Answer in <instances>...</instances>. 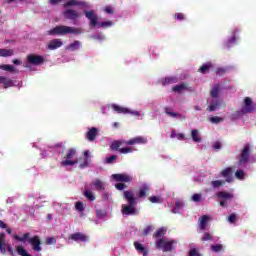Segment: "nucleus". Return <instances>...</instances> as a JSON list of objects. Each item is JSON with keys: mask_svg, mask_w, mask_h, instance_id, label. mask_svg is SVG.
<instances>
[{"mask_svg": "<svg viewBox=\"0 0 256 256\" xmlns=\"http://www.w3.org/2000/svg\"><path fill=\"white\" fill-rule=\"evenodd\" d=\"M146 143H147V138L138 136V137L132 138L128 141L114 140L110 144V149H111V151H118V153L127 155V153H133L134 151H136V149H133L131 147L121 148V146H123V145H145Z\"/></svg>", "mask_w": 256, "mask_h": 256, "instance_id": "obj_1", "label": "nucleus"}, {"mask_svg": "<svg viewBox=\"0 0 256 256\" xmlns=\"http://www.w3.org/2000/svg\"><path fill=\"white\" fill-rule=\"evenodd\" d=\"M167 234V227H161L155 231L153 238L157 239L155 242L156 249H161L163 253H169L173 251V246L177 245V240H166L165 235Z\"/></svg>", "mask_w": 256, "mask_h": 256, "instance_id": "obj_2", "label": "nucleus"}, {"mask_svg": "<svg viewBox=\"0 0 256 256\" xmlns=\"http://www.w3.org/2000/svg\"><path fill=\"white\" fill-rule=\"evenodd\" d=\"M123 198L127 201L128 204L122 205V215H135L137 213V198L135 193L132 190H125L123 192Z\"/></svg>", "mask_w": 256, "mask_h": 256, "instance_id": "obj_3", "label": "nucleus"}, {"mask_svg": "<svg viewBox=\"0 0 256 256\" xmlns=\"http://www.w3.org/2000/svg\"><path fill=\"white\" fill-rule=\"evenodd\" d=\"M219 93H221V85L216 84L210 90V97H212V101L210 102V105L206 109L208 113H213V111H217V109L221 107L223 101L219 99Z\"/></svg>", "mask_w": 256, "mask_h": 256, "instance_id": "obj_4", "label": "nucleus"}, {"mask_svg": "<svg viewBox=\"0 0 256 256\" xmlns=\"http://www.w3.org/2000/svg\"><path fill=\"white\" fill-rule=\"evenodd\" d=\"M13 237L16 241H19L20 243H25V241H27L32 246L33 251H37L38 253L42 251L41 238H39V236L37 235L31 238V233L27 232L23 234L22 237L19 235H14Z\"/></svg>", "mask_w": 256, "mask_h": 256, "instance_id": "obj_5", "label": "nucleus"}, {"mask_svg": "<svg viewBox=\"0 0 256 256\" xmlns=\"http://www.w3.org/2000/svg\"><path fill=\"white\" fill-rule=\"evenodd\" d=\"M81 28L58 25L47 32V35H81Z\"/></svg>", "mask_w": 256, "mask_h": 256, "instance_id": "obj_6", "label": "nucleus"}, {"mask_svg": "<svg viewBox=\"0 0 256 256\" xmlns=\"http://www.w3.org/2000/svg\"><path fill=\"white\" fill-rule=\"evenodd\" d=\"M77 155V149L75 148H70L66 155H65V159L61 162L62 167H69V166H73V165H77V163H79V160H71L73 159V157H75Z\"/></svg>", "mask_w": 256, "mask_h": 256, "instance_id": "obj_7", "label": "nucleus"}, {"mask_svg": "<svg viewBox=\"0 0 256 256\" xmlns=\"http://www.w3.org/2000/svg\"><path fill=\"white\" fill-rule=\"evenodd\" d=\"M255 111V102L251 97H245L244 98V105L242 106L241 110L238 113V115H247L249 113H253Z\"/></svg>", "mask_w": 256, "mask_h": 256, "instance_id": "obj_8", "label": "nucleus"}, {"mask_svg": "<svg viewBox=\"0 0 256 256\" xmlns=\"http://www.w3.org/2000/svg\"><path fill=\"white\" fill-rule=\"evenodd\" d=\"M250 149H251V146L249 144H246L241 153H240V156H239V159H238V165L241 167L245 164H247V162L249 161V153H250Z\"/></svg>", "mask_w": 256, "mask_h": 256, "instance_id": "obj_9", "label": "nucleus"}, {"mask_svg": "<svg viewBox=\"0 0 256 256\" xmlns=\"http://www.w3.org/2000/svg\"><path fill=\"white\" fill-rule=\"evenodd\" d=\"M84 15L88 21H90V27H97L99 25V16L95 11H84Z\"/></svg>", "mask_w": 256, "mask_h": 256, "instance_id": "obj_10", "label": "nucleus"}, {"mask_svg": "<svg viewBox=\"0 0 256 256\" xmlns=\"http://www.w3.org/2000/svg\"><path fill=\"white\" fill-rule=\"evenodd\" d=\"M112 179L118 183H131L133 181V177L127 173L113 174Z\"/></svg>", "mask_w": 256, "mask_h": 256, "instance_id": "obj_11", "label": "nucleus"}, {"mask_svg": "<svg viewBox=\"0 0 256 256\" xmlns=\"http://www.w3.org/2000/svg\"><path fill=\"white\" fill-rule=\"evenodd\" d=\"M112 109L113 111H115L116 113H120V114H123V115H139V112L136 111V112H133L131 111L129 108H125L123 106H119L117 104H112Z\"/></svg>", "mask_w": 256, "mask_h": 256, "instance_id": "obj_12", "label": "nucleus"}, {"mask_svg": "<svg viewBox=\"0 0 256 256\" xmlns=\"http://www.w3.org/2000/svg\"><path fill=\"white\" fill-rule=\"evenodd\" d=\"M43 61H45V57L37 54H30L27 56V62L30 65H42Z\"/></svg>", "mask_w": 256, "mask_h": 256, "instance_id": "obj_13", "label": "nucleus"}, {"mask_svg": "<svg viewBox=\"0 0 256 256\" xmlns=\"http://www.w3.org/2000/svg\"><path fill=\"white\" fill-rule=\"evenodd\" d=\"M64 17L66 19H69L70 21H76L77 19H79V17H81V14H79L77 10L68 9L64 11Z\"/></svg>", "mask_w": 256, "mask_h": 256, "instance_id": "obj_14", "label": "nucleus"}, {"mask_svg": "<svg viewBox=\"0 0 256 256\" xmlns=\"http://www.w3.org/2000/svg\"><path fill=\"white\" fill-rule=\"evenodd\" d=\"M0 253L3 255L7 253V235L5 232L0 233Z\"/></svg>", "mask_w": 256, "mask_h": 256, "instance_id": "obj_15", "label": "nucleus"}, {"mask_svg": "<svg viewBox=\"0 0 256 256\" xmlns=\"http://www.w3.org/2000/svg\"><path fill=\"white\" fill-rule=\"evenodd\" d=\"M69 239H72V241H81L82 243L89 241V237L81 232H76L70 235Z\"/></svg>", "mask_w": 256, "mask_h": 256, "instance_id": "obj_16", "label": "nucleus"}, {"mask_svg": "<svg viewBox=\"0 0 256 256\" xmlns=\"http://www.w3.org/2000/svg\"><path fill=\"white\" fill-rule=\"evenodd\" d=\"M59 47H63V41H61V39H53L47 45L49 51H55V49H59Z\"/></svg>", "mask_w": 256, "mask_h": 256, "instance_id": "obj_17", "label": "nucleus"}, {"mask_svg": "<svg viewBox=\"0 0 256 256\" xmlns=\"http://www.w3.org/2000/svg\"><path fill=\"white\" fill-rule=\"evenodd\" d=\"M149 186L147 184H143L139 189L137 193L138 199H145L149 195Z\"/></svg>", "mask_w": 256, "mask_h": 256, "instance_id": "obj_18", "label": "nucleus"}, {"mask_svg": "<svg viewBox=\"0 0 256 256\" xmlns=\"http://www.w3.org/2000/svg\"><path fill=\"white\" fill-rule=\"evenodd\" d=\"M98 133H99V130L96 127H92L86 133V139L90 142H93L95 141Z\"/></svg>", "mask_w": 256, "mask_h": 256, "instance_id": "obj_19", "label": "nucleus"}, {"mask_svg": "<svg viewBox=\"0 0 256 256\" xmlns=\"http://www.w3.org/2000/svg\"><path fill=\"white\" fill-rule=\"evenodd\" d=\"M91 185L94 187L95 191L103 192L105 191V182L101 179L94 180Z\"/></svg>", "mask_w": 256, "mask_h": 256, "instance_id": "obj_20", "label": "nucleus"}, {"mask_svg": "<svg viewBox=\"0 0 256 256\" xmlns=\"http://www.w3.org/2000/svg\"><path fill=\"white\" fill-rule=\"evenodd\" d=\"M233 171L231 170L230 167H227L226 169L221 171V176L225 177L226 179V183H231V181H233Z\"/></svg>", "mask_w": 256, "mask_h": 256, "instance_id": "obj_21", "label": "nucleus"}, {"mask_svg": "<svg viewBox=\"0 0 256 256\" xmlns=\"http://www.w3.org/2000/svg\"><path fill=\"white\" fill-rule=\"evenodd\" d=\"M0 83H2L4 89H9V87H14L15 85V82H13V80L5 76H0Z\"/></svg>", "mask_w": 256, "mask_h": 256, "instance_id": "obj_22", "label": "nucleus"}, {"mask_svg": "<svg viewBox=\"0 0 256 256\" xmlns=\"http://www.w3.org/2000/svg\"><path fill=\"white\" fill-rule=\"evenodd\" d=\"M134 247L136 251H138L139 253H142L143 256L149 255V250H147L145 246H143V244L139 242H134Z\"/></svg>", "mask_w": 256, "mask_h": 256, "instance_id": "obj_23", "label": "nucleus"}, {"mask_svg": "<svg viewBox=\"0 0 256 256\" xmlns=\"http://www.w3.org/2000/svg\"><path fill=\"white\" fill-rule=\"evenodd\" d=\"M189 89V84L187 83H180L172 88L174 93H181V91H187Z\"/></svg>", "mask_w": 256, "mask_h": 256, "instance_id": "obj_24", "label": "nucleus"}, {"mask_svg": "<svg viewBox=\"0 0 256 256\" xmlns=\"http://www.w3.org/2000/svg\"><path fill=\"white\" fill-rule=\"evenodd\" d=\"M0 69H2V71H9L10 73H19V71L15 69V66L9 64L0 65Z\"/></svg>", "mask_w": 256, "mask_h": 256, "instance_id": "obj_25", "label": "nucleus"}, {"mask_svg": "<svg viewBox=\"0 0 256 256\" xmlns=\"http://www.w3.org/2000/svg\"><path fill=\"white\" fill-rule=\"evenodd\" d=\"M74 6H85V2H80L77 0H69L67 3L64 4V7H74Z\"/></svg>", "mask_w": 256, "mask_h": 256, "instance_id": "obj_26", "label": "nucleus"}, {"mask_svg": "<svg viewBox=\"0 0 256 256\" xmlns=\"http://www.w3.org/2000/svg\"><path fill=\"white\" fill-rule=\"evenodd\" d=\"M15 51L13 49H0V57H13Z\"/></svg>", "mask_w": 256, "mask_h": 256, "instance_id": "obj_27", "label": "nucleus"}, {"mask_svg": "<svg viewBox=\"0 0 256 256\" xmlns=\"http://www.w3.org/2000/svg\"><path fill=\"white\" fill-rule=\"evenodd\" d=\"M84 162L79 165L80 169H85V167H89V150L84 151Z\"/></svg>", "mask_w": 256, "mask_h": 256, "instance_id": "obj_28", "label": "nucleus"}, {"mask_svg": "<svg viewBox=\"0 0 256 256\" xmlns=\"http://www.w3.org/2000/svg\"><path fill=\"white\" fill-rule=\"evenodd\" d=\"M211 67H213V64H211V62H208L206 64H203L200 68H199V72L202 73L203 75H205V73L209 72V69H211Z\"/></svg>", "mask_w": 256, "mask_h": 256, "instance_id": "obj_29", "label": "nucleus"}, {"mask_svg": "<svg viewBox=\"0 0 256 256\" xmlns=\"http://www.w3.org/2000/svg\"><path fill=\"white\" fill-rule=\"evenodd\" d=\"M208 221H209V216L203 215L201 220H200V229H201V231L205 230V228L207 227Z\"/></svg>", "mask_w": 256, "mask_h": 256, "instance_id": "obj_30", "label": "nucleus"}, {"mask_svg": "<svg viewBox=\"0 0 256 256\" xmlns=\"http://www.w3.org/2000/svg\"><path fill=\"white\" fill-rule=\"evenodd\" d=\"M81 47V42L79 40L74 41L69 46H67V49L70 51H77Z\"/></svg>", "mask_w": 256, "mask_h": 256, "instance_id": "obj_31", "label": "nucleus"}, {"mask_svg": "<svg viewBox=\"0 0 256 256\" xmlns=\"http://www.w3.org/2000/svg\"><path fill=\"white\" fill-rule=\"evenodd\" d=\"M165 113H166V115H168L169 117L181 119V114H179V113H177V112H171V108H170V107H166V108H165Z\"/></svg>", "mask_w": 256, "mask_h": 256, "instance_id": "obj_32", "label": "nucleus"}, {"mask_svg": "<svg viewBox=\"0 0 256 256\" xmlns=\"http://www.w3.org/2000/svg\"><path fill=\"white\" fill-rule=\"evenodd\" d=\"M191 137L195 143H201V136H199V130H192Z\"/></svg>", "mask_w": 256, "mask_h": 256, "instance_id": "obj_33", "label": "nucleus"}, {"mask_svg": "<svg viewBox=\"0 0 256 256\" xmlns=\"http://www.w3.org/2000/svg\"><path fill=\"white\" fill-rule=\"evenodd\" d=\"M217 198L218 199H232L233 195L229 194L226 191H220L217 193Z\"/></svg>", "mask_w": 256, "mask_h": 256, "instance_id": "obj_34", "label": "nucleus"}, {"mask_svg": "<svg viewBox=\"0 0 256 256\" xmlns=\"http://www.w3.org/2000/svg\"><path fill=\"white\" fill-rule=\"evenodd\" d=\"M161 83H162L163 86L171 85V83H177V78L167 77V78L162 79Z\"/></svg>", "mask_w": 256, "mask_h": 256, "instance_id": "obj_35", "label": "nucleus"}, {"mask_svg": "<svg viewBox=\"0 0 256 256\" xmlns=\"http://www.w3.org/2000/svg\"><path fill=\"white\" fill-rule=\"evenodd\" d=\"M170 137L171 139H175L176 137L179 141H183L185 139V134L177 133L175 130H172Z\"/></svg>", "mask_w": 256, "mask_h": 256, "instance_id": "obj_36", "label": "nucleus"}, {"mask_svg": "<svg viewBox=\"0 0 256 256\" xmlns=\"http://www.w3.org/2000/svg\"><path fill=\"white\" fill-rule=\"evenodd\" d=\"M236 35H237V30L234 31L233 36H232V37L227 41V43H226V47H228V49H229L233 44H235V41H237Z\"/></svg>", "mask_w": 256, "mask_h": 256, "instance_id": "obj_37", "label": "nucleus"}, {"mask_svg": "<svg viewBox=\"0 0 256 256\" xmlns=\"http://www.w3.org/2000/svg\"><path fill=\"white\" fill-rule=\"evenodd\" d=\"M153 231H155V227L153 225L146 226L143 230L144 237H147V235H149V233H153Z\"/></svg>", "mask_w": 256, "mask_h": 256, "instance_id": "obj_38", "label": "nucleus"}, {"mask_svg": "<svg viewBox=\"0 0 256 256\" xmlns=\"http://www.w3.org/2000/svg\"><path fill=\"white\" fill-rule=\"evenodd\" d=\"M83 195L86 197V199H88L89 201H95V195L93 194V192L89 191V190H85L83 192Z\"/></svg>", "mask_w": 256, "mask_h": 256, "instance_id": "obj_39", "label": "nucleus"}, {"mask_svg": "<svg viewBox=\"0 0 256 256\" xmlns=\"http://www.w3.org/2000/svg\"><path fill=\"white\" fill-rule=\"evenodd\" d=\"M211 185L214 189H219V187H221V185H225V181L223 180H215L211 182Z\"/></svg>", "mask_w": 256, "mask_h": 256, "instance_id": "obj_40", "label": "nucleus"}, {"mask_svg": "<svg viewBox=\"0 0 256 256\" xmlns=\"http://www.w3.org/2000/svg\"><path fill=\"white\" fill-rule=\"evenodd\" d=\"M75 209L78 210L80 213H83V211H85V206L83 205V202H76Z\"/></svg>", "mask_w": 256, "mask_h": 256, "instance_id": "obj_41", "label": "nucleus"}, {"mask_svg": "<svg viewBox=\"0 0 256 256\" xmlns=\"http://www.w3.org/2000/svg\"><path fill=\"white\" fill-rule=\"evenodd\" d=\"M235 177H236V179H240V180L245 179V171H243V170H237V171L235 172Z\"/></svg>", "mask_w": 256, "mask_h": 256, "instance_id": "obj_42", "label": "nucleus"}, {"mask_svg": "<svg viewBox=\"0 0 256 256\" xmlns=\"http://www.w3.org/2000/svg\"><path fill=\"white\" fill-rule=\"evenodd\" d=\"M201 240L202 241H213V236L210 233L205 232L204 235L202 236Z\"/></svg>", "mask_w": 256, "mask_h": 256, "instance_id": "obj_43", "label": "nucleus"}, {"mask_svg": "<svg viewBox=\"0 0 256 256\" xmlns=\"http://www.w3.org/2000/svg\"><path fill=\"white\" fill-rule=\"evenodd\" d=\"M111 25H113V22H111V21H104V22L98 23L97 27H102V28L105 29L107 27H111Z\"/></svg>", "mask_w": 256, "mask_h": 256, "instance_id": "obj_44", "label": "nucleus"}, {"mask_svg": "<svg viewBox=\"0 0 256 256\" xmlns=\"http://www.w3.org/2000/svg\"><path fill=\"white\" fill-rule=\"evenodd\" d=\"M221 121H223V118L219 116H213L210 118V123H215L216 125L221 123Z\"/></svg>", "mask_w": 256, "mask_h": 256, "instance_id": "obj_45", "label": "nucleus"}, {"mask_svg": "<svg viewBox=\"0 0 256 256\" xmlns=\"http://www.w3.org/2000/svg\"><path fill=\"white\" fill-rule=\"evenodd\" d=\"M115 189L123 191L124 189H127V185L125 183H117L115 184Z\"/></svg>", "mask_w": 256, "mask_h": 256, "instance_id": "obj_46", "label": "nucleus"}, {"mask_svg": "<svg viewBox=\"0 0 256 256\" xmlns=\"http://www.w3.org/2000/svg\"><path fill=\"white\" fill-rule=\"evenodd\" d=\"M212 251H215L216 253H219L221 249H223V246L221 244H216L211 246Z\"/></svg>", "mask_w": 256, "mask_h": 256, "instance_id": "obj_47", "label": "nucleus"}, {"mask_svg": "<svg viewBox=\"0 0 256 256\" xmlns=\"http://www.w3.org/2000/svg\"><path fill=\"white\" fill-rule=\"evenodd\" d=\"M174 18L177 19V21H185V14H183V13H176L174 15Z\"/></svg>", "mask_w": 256, "mask_h": 256, "instance_id": "obj_48", "label": "nucleus"}, {"mask_svg": "<svg viewBox=\"0 0 256 256\" xmlns=\"http://www.w3.org/2000/svg\"><path fill=\"white\" fill-rule=\"evenodd\" d=\"M113 161H117V155H111L110 157L106 158V163L108 165H111V163H113Z\"/></svg>", "mask_w": 256, "mask_h": 256, "instance_id": "obj_49", "label": "nucleus"}, {"mask_svg": "<svg viewBox=\"0 0 256 256\" xmlns=\"http://www.w3.org/2000/svg\"><path fill=\"white\" fill-rule=\"evenodd\" d=\"M57 243V240L54 237L46 238V245H55Z\"/></svg>", "mask_w": 256, "mask_h": 256, "instance_id": "obj_50", "label": "nucleus"}, {"mask_svg": "<svg viewBox=\"0 0 256 256\" xmlns=\"http://www.w3.org/2000/svg\"><path fill=\"white\" fill-rule=\"evenodd\" d=\"M236 219H237V215L236 214H230L229 217H228L229 223H235Z\"/></svg>", "mask_w": 256, "mask_h": 256, "instance_id": "obj_51", "label": "nucleus"}, {"mask_svg": "<svg viewBox=\"0 0 256 256\" xmlns=\"http://www.w3.org/2000/svg\"><path fill=\"white\" fill-rule=\"evenodd\" d=\"M193 201H195L196 203H199V201H201V194H194L192 196Z\"/></svg>", "mask_w": 256, "mask_h": 256, "instance_id": "obj_52", "label": "nucleus"}, {"mask_svg": "<svg viewBox=\"0 0 256 256\" xmlns=\"http://www.w3.org/2000/svg\"><path fill=\"white\" fill-rule=\"evenodd\" d=\"M189 256H201V255L197 253L196 248H193V249L190 250Z\"/></svg>", "mask_w": 256, "mask_h": 256, "instance_id": "obj_53", "label": "nucleus"}, {"mask_svg": "<svg viewBox=\"0 0 256 256\" xmlns=\"http://www.w3.org/2000/svg\"><path fill=\"white\" fill-rule=\"evenodd\" d=\"M149 201H150L151 203H159V197H157V196H151V197L149 198Z\"/></svg>", "mask_w": 256, "mask_h": 256, "instance_id": "obj_54", "label": "nucleus"}, {"mask_svg": "<svg viewBox=\"0 0 256 256\" xmlns=\"http://www.w3.org/2000/svg\"><path fill=\"white\" fill-rule=\"evenodd\" d=\"M105 13H108L109 15H111V13H113V8H111V6H106L104 8Z\"/></svg>", "mask_w": 256, "mask_h": 256, "instance_id": "obj_55", "label": "nucleus"}, {"mask_svg": "<svg viewBox=\"0 0 256 256\" xmlns=\"http://www.w3.org/2000/svg\"><path fill=\"white\" fill-rule=\"evenodd\" d=\"M224 73H225V69H224V68H218V69L216 70V74H217V75H224Z\"/></svg>", "mask_w": 256, "mask_h": 256, "instance_id": "obj_56", "label": "nucleus"}, {"mask_svg": "<svg viewBox=\"0 0 256 256\" xmlns=\"http://www.w3.org/2000/svg\"><path fill=\"white\" fill-rule=\"evenodd\" d=\"M63 0H49L50 5H57L58 3H61Z\"/></svg>", "mask_w": 256, "mask_h": 256, "instance_id": "obj_57", "label": "nucleus"}, {"mask_svg": "<svg viewBox=\"0 0 256 256\" xmlns=\"http://www.w3.org/2000/svg\"><path fill=\"white\" fill-rule=\"evenodd\" d=\"M214 149H221V142H219V141L215 142Z\"/></svg>", "mask_w": 256, "mask_h": 256, "instance_id": "obj_58", "label": "nucleus"}, {"mask_svg": "<svg viewBox=\"0 0 256 256\" xmlns=\"http://www.w3.org/2000/svg\"><path fill=\"white\" fill-rule=\"evenodd\" d=\"M0 229H7V224H5V222L2 220H0Z\"/></svg>", "mask_w": 256, "mask_h": 256, "instance_id": "obj_59", "label": "nucleus"}, {"mask_svg": "<svg viewBox=\"0 0 256 256\" xmlns=\"http://www.w3.org/2000/svg\"><path fill=\"white\" fill-rule=\"evenodd\" d=\"M182 207H183V202L177 201V202H176V208H177V209H181Z\"/></svg>", "mask_w": 256, "mask_h": 256, "instance_id": "obj_60", "label": "nucleus"}, {"mask_svg": "<svg viewBox=\"0 0 256 256\" xmlns=\"http://www.w3.org/2000/svg\"><path fill=\"white\" fill-rule=\"evenodd\" d=\"M12 62L14 63V65H21V61L18 59H14Z\"/></svg>", "mask_w": 256, "mask_h": 256, "instance_id": "obj_61", "label": "nucleus"}, {"mask_svg": "<svg viewBox=\"0 0 256 256\" xmlns=\"http://www.w3.org/2000/svg\"><path fill=\"white\" fill-rule=\"evenodd\" d=\"M7 250L10 253V255H13V248H11V246H8Z\"/></svg>", "mask_w": 256, "mask_h": 256, "instance_id": "obj_62", "label": "nucleus"}, {"mask_svg": "<svg viewBox=\"0 0 256 256\" xmlns=\"http://www.w3.org/2000/svg\"><path fill=\"white\" fill-rule=\"evenodd\" d=\"M6 233H8V235H11V233H12L11 228H7V229H6Z\"/></svg>", "mask_w": 256, "mask_h": 256, "instance_id": "obj_63", "label": "nucleus"}, {"mask_svg": "<svg viewBox=\"0 0 256 256\" xmlns=\"http://www.w3.org/2000/svg\"><path fill=\"white\" fill-rule=\"evenodd\" d=\"M220 207H225V201H220Z\"/></svg>", "mask_w": 256, "mask_h": 256, "instance_id": "obj_64", "label": "nucleus"}]
</instances>
